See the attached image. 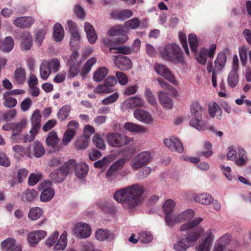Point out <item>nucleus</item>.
Listing matches in <instances>:
<instances>
[{"mask_svg": "<svg viewBox=\"0 0 251 251\" xmlns=\"http://www.w3.org/2000/svg\"><path fill=\"white\" fill-rule=\"evenodd\" d=\"M144 192V187L136 183L116 191L114 194V199L121 203L124 209L132 211L141 203Z\"/></svg>", "mask_w": 251, "mask_h": 251, "instance_id": "nucleus-1", "label": "nucleus"}, {"mask_svg": "<svg viewBox=\"0 0 251 251\" xmlns=\"http://www.w3.org/2000/svg\"><path fill=\"white\" fill-rule=\"evenodd\" d=\"M160 54L163 58L172 62L182 63L184 62L181 49L176 43L167 44L160 50Z\"/></svg>", "mask_w": 251, "mask_h": 251, "instance_id": "nucleus-2", "label": "nucleus"}, {"mask_svg": "<svg viewBox=\"0 0 251 251\" xmlns=\"http://www.w3.org/2000/svg\"><path fill=\"white\" fill-rule=\"evenodd\" d=\"M203 111V108L198 101H195L192 103L190 113L194 118L190 120V125L199 131L208 129V123L201 119Z\"/></svg>", "mask_w": 251, "mask_h": 251, "instance_id": "nucleus-3", "label": "nucleus"}, {"mask_svg": "<svg viewBox=\"0 0 251 251\" xmlns=\"http://www.w3.org/2000/svg\"><path fill=\"white\" fill-rule=\"evenodd\" d=\"M59 232L55 230L52 232L45 241V245L48 248L53 246L54 251H63L65 250L67 244V232L64 231L58 239Z\"/></svg>", "mask_w": 251, "mask_h": 251, "instance_id": "nucleus-4", "label": "nucleus"}, {"mask_svg": "<svg viewBox=\"0 0 251 251\" xmlns=\"http://www.w3.org/2000/svg\"><path fill=\"white\" fill-rule=\"evenodd\" d=\"M203 231V228L199 227L194 231L189 233L187 237L178 241L174 245V249L177 251H184L188 248L194 246Z\"/></svg>", "mask_w": 251, "mask_h": 251, "instance_id": "nucleus-5", "label": "nucleus"}, {"mask_svg": "<svg viewBox=\"0 0 251 251\" xmlns=\"http://www.w3.org/2000/svg\"><path fill=\"white\" fill-rule=\"evenodd\" d=\"M201 240L196 246V251H210L214 240L213 231L211 229L205 231L203 229V232L199 236Z\"/></svg>", "mask_w": 251, "mask_h": 251, "instance_id": "nucleus-6", "label": "nucleus"}, {"mask_svg": "<svg viewBox=\"0 0 251 251\" xmlns=\"http://www.w3.org/2000/svg\"><path fill=\"white\" fill-rule=\"evenodd\" d=\"M151 153L149 151H143L136 155L131 160L130 165L133 170H137L148 164L151 161Z\"/></svg>", "mask_w": 251, "mask_h": 251, "instance_id": "nucleus-7", "label": "nucleus"}, {"mask_svg": "<svg viewBox=\"0 0 251 251\" xmlns=\"http://www.w3.org/2000/svg\"><path fill=\"white\" fill-rule=\"evenodd\" d=\"M108 144L112 147H121L129 144L131 140L128 136L119 133H108L106 135Z\"/></svg>", "mask_w": 251, "mask_h": 251, "instance_id": "nucleus-8", "label": "nucleus"}, {"mask_svg": "<svg viewBox=\"0 0 251 251\" xmlns=\"http://www.w3.org/2000/svg\"><path fill=\"white\" fill-rule=\"evenodd\" d=\"M67 165L70 168V172L72 169H75V174L78 178L82 179L87 176L89 167L85 163L76 164L75 160L70 159L67 162Z\"/></svg>", "mask_w": 251, "mask_h": 251, "instance_id": "nucleus-9", "label": "nucleus"}, {"mask_svg": "<svg viewBox=\"0 0 251 251\" xmlns=\"http://www.w3.org/2000/svg\"><path fill=\"white\" fill-rule=\"evenodd\" d=\"M91 227L86 223L79 222L76 224L72 229L73 234L80 239H86L91 234Z\"/></svg>", "mask_w": 251, "mask_h": 251, "instance_id": "nucleus-10", "label": "nucleus"}, {"mask_svg": "<svg viewBox=\"0 0 251 251\" xmlns=\"http://www.w3.org/2000/svg\"><path fill=\"white\" fill-rule=\"evenodd\" d=\"M216 45L212 44L210 45L209 49L202 48L196 54L197 61L201 65H205L207 61V57L212 58L216 49Z\"/></svg>", "mask_w": 251, "mask_h": 251, "instance_id": "nucleus-11", "label": "nucleus"}, {"mask_svg": "<svg viewBox=\"0 0 251 251\" xmlns=\"http://www.w3.org/2000/svg\"><path fill=\"white\" fill-rule=\"evenodd\" d=\"M133 116L138 121L146 125H151L155 122V119L151 114L142 109H135Z\"/></svg>", "mask_w": 251, "mask_h": 251, "instance_id": "nucleus-12", "label": "nucleus"}, {"mask_svg": "<svg viewBox=\"0 0 251 251\" xmlns=\"http://www.w3.org/2000/svg\"><path fill=\"white\" fill-rule=\"evenodd\" d=\"M154 69L158 75L163 76L172 84L175 85L177 84V80L175 79L170 70L166 66L159 63H155Z\"/></svg>", "mask_w": 251, "mask_h": 251, "instance_id": "nucleus-13", "label": "nucleus"}, {"mask_svg": "<svg viewBox=\"0 0 251 251\" xmlns=\"http://www.w3.org/2000/svg\"><path fill=\"white\" fill-rule=\"evenodd\" d=\"M145 100L139 97H131L125 100L121 105V108L125 111L127 109H133L136 107H144Z\"/></svg>", "mask_w": 251, "mask_h": 251, "instance_id": "nucleus-14", "label": "nucleus"}, {"mask_svg": "<svg viewBox=\"0 0 251 251\" xmlns=\"http://www.w3.org/2000/svg\"><path fill=\"white\" fill-rule=\"evenodd\" d=\"M51 182L50 180L45 181L42 183L43 191L40 196V199L41 201H49L54 196L55 192L51 187Z\"/></svg>", "mask_w": 251, "mask_h": 251, "instance_id": "nucleus-15", "label": "nucleus"}, {"mask_svg": "<svg viewBox=\"0 0 251 251\" xmlns=\"http://www.w3.org/2000/svg\"><path fill=\"white\" fill-rule=\"evenodd\" d=\"M165 146L170 150L182 153L183 151V147L181 141L177 137L171 136L163 140Z\"/></svg>", "mask_w": 251, "mask_h": 251, "instance_id": "nucleus-16", "label": "nucleus"}, {"mask_svg": "<svg viewBox=\"0 0 251 251\" xmlns=\"http://www.w3.org/2000/svg\"><path fill=\"white\" fill-rule=\"evenodd\" d=\"M175 205V201L172 199L167 200L163 204V209L166 215L165 222L169 227L173 226V218L174 216L172 215V212Z\"/></svg>", "mask_w": 251, "mask_h": 251, "instance_id": "nucleus-17", "label": "nucleus"}, {"mask_svg": "<svg viewBox=\"0 0 251 251\" xmlns=\"http://www.w3.org/2000/svg\"><path fill=\"white\" fill-rule=\"evenodd\" d=\"M114 57L115 65L119 69L126 71L132 68V62L128 57L124 55H118Z\"/></svg>", "mask_w": 251, "mask_h": 251, "instance_id": "nucleus-18", "label": "nucleus"}, {"mask_svg": "<svg viewBox=\"0 0 251 251\" xmlns=\"http://www.w3.org/2000/svg\"><path fill=\"white\" fill-rule=\"evenodd\" d=\"M70 172V168L67 165V162L61 168L52 172L50 174V178L55 182L63 181L66 176Z\"/></svg>", "mask_w": 251, "mask_h": 251, "instance_id": "nucleus-19", "label": "nucleus"}, {"mask_svg": "<svg viewBox=\"0 0 251 251\" xmlns=\"http://www.w3.org/2000/svg\"><path fill=\"white\" fill-rule=\"evenodd\" d=\"M35 22L34 18L32 16H21L17 17L13 21V24L17 27L27 28L31 27Z\"/></svg>", "mask_w": 251, "mask_h": 251, "instance_id": "nucleus-20", "label": "nucleus"}, {"mask_svg": "<svg viewBox=\"0 0 251 251\" xmlns=\"http://www.w3.org/2000/svg\"><path fill=\"white\" fill-rule=\"evenodd\" d=\"M194 211L190 209L183 211L177 215H175L173 218V221L174 222L173 226L176 224L182 223L184 221L189 222L194 218Z\"/></svg>", "mask_w": 251, "mask_h": 251, "instance_id": "nucleus-21", "label": "nucleus"}, {"mask_svg": "<svg viewBox=\"0 0 251 251\" xmlns=\"http://www.w3.org/2000/svg\"><path fill=\"white\" fill-rule=\"evenodd\" d=\"M47 235V232L44 230H37L30 232L27 236L28 241L30 246L38 243Z\"/></svg>", "mask_w": 251, "mask_h": 251, "instance_id": "nucleus-22", "label": "nucleus"}, {"mask_svg": "<svg viewBox=\"0 0 251 251\" xmlns=\"http://www.w3.org/2000/svg\"><path fill=\"white\" fill-rule=\"evenodd\" d=\"M125 25L130 29H143L148 26V22L146 19L140 20L139 18H135L125 22Z\"/></svg>", "mask_w": 251, "mask_h": 251, "instance_id": "nucleus-23", "label": "nucleus"}, {"mask_svg": "<svg viewBox=\"0 0 251 251\" xmlns=\"http://www.w3.org/2000/svg\"><path fill=\"white\" fill-rule=\"evenodd\" d=\"M1 246L5 251H22V246L12 238H8L3 240Z\"/></svg>", "mask_w": 251, "mask_h": 251, "instance_id": "nucleus-24", "label": "nucleus"}, {"mask_svg": "<svg viewBox=\"0 0 251 251\" xmlns=\"http://www.w3.org/2000/svg\"><path fill=\"white\" fill-rule=\"evenodd\" d=\"M96 239L100 241H108L114 240L116 237V234L113 231H110L107 229L100 228L95 233Z\"/></svg>", "mask_w": 251, "mask_h": 251, "instance_id": "nucleus-25", "label": "nucleus"}, {"mask_svg": "<svg viewBox=\"0 0 251 251\" xmlns=\"http://www.w3.org/2000/svg\"><path fill=\"white\" fill-rule=\"evenodd\" d=\"M231 240V235L228 233L223 235L215 242L212 251H224Z\"/></svg>", "mask_w": 251, "mask_h": 251, "instance_id": "nucleus-26", "label": "nucleus"}, {"mask_svg": "<svg viewBox=\"0 0 251 251\" xmlns=\"http://www.w3.org/2000/svg\"><path fill=\"white\" fill-rule=\"evenodd\" d=\"M169 94L173 95L170 92L162 91H159L157 93L159 102L164 108H171L173 106V101Z\"/></svg>", "mask_w": 251, "mask_h": 251, "instance_id": "nucleus-27", "label": "nucleus"}, {"mask_svg": "<svg viewBox=\"0 0 251 251\" xmlns=\"http://www.w3.org/2000/svg\"><path fill=\"white\" fill-rule=\"evenodd\" d=\"M21 47L22 50H28L32 46V36L28 31L22 32L20 37Z\"/></svg>", "mask_w": 251, "mask_h": 251, "instance_id": "nucleus-28", "label": "nucleus"}, {"mask_svg": "<svg viewBox=\"0 0 251 251\" xmlns=\"http://www.w3.org/2000/svg\"><path fill=\"white\" fill-rule=\"evenodd\" d=\"M84 26V31L89 42L91 44H95L98 37L94 26L88 22H85Z\"/></svg>", "mask_w": 251, "mask_h": 251, "instance_id": "nucleus-29", "label": "nucleus"}, {"mask_svg": "<svg viewBox=\"0 0 251 251\" xmlns=\"http://www.w3.org/2000/svg\"><path fill=\"white\" fill-rule=\"evenodd\" d=\"M124 127L126 129L135 133H145L148 131L147 128L143 126L130 122L125 123Z\"/></svg>", "mask_w": 251, "mask_h": 251, "instance_id": "nucleus-30", "label": "nucleus"}, {"mask_svg": "<svg viewBox=\"0 0 251 251\" xmlns=\"http://www.w3.org/2000/svg\"><path fill=\"white\" fill-rule=\"evenodd\" d=\"M194 200L202 205H209L212 204L213 197L209 193H203L196 195L194 197Z\"/></svg>", "mask_w": 251, "mask_h": 251, "instance_id": "nucleus-31", "label": "nucleus"}, {"mask_svg": "<svg viewBox=\"0 0 251 251\" xmlns=\"http://www.w3.org/2000/svg\"><path fill=\"white\" fill-rule=\"evenodd\" d=\"M133 13L132 11L129 9L115 11L111 13V16L114 19L122 21L131 17Z\"/></svg>", "mask_w": 251, "mask_h": 251, "instance_id": "nucleus-32", "label": "nucleus"}, {"mask_svg": "<svg viewBox=\"0 0 251 251\" xmlns=\"http://www.w3.org/2000/svg\"><path fill=\"white\" fill-rule=\"evenodd\" d=\"M97 59L95 57L89 58L84 64L83 68L80 72V76L82 79H84L86 75L90 72L92 67L96 63Z\"/></svg>", "mask_w": 251, "mask_h": 251, "instance_id": "nucleus-33", "label": "nucleus"}, {"mask_svg": "<svg viewBox=\"0 0 251 251\" xmlns=\"http://www.w3.org/2000/svg\"><path fill=\"white\" fill-rule=\"evenodd\" d=\"M38 193L33 189H27L24 191L22 196V200L24 202H30L34 201L38 197Z\"/></svg>", "mask_w": 251, "mask_h": 251, "instance_id": "nucleus-34", "label": "nucleus"}, {"mask_svg": "<svg viewBox=\"0 0 251 251\" xmlns=\"http://www.w3.org/2000/svg\"><path fill=\"white\" fill-rule=\"evenodd\" d=\"M208 110L210 116L212 118H215L219 120L222 119V110L219 105L214 102L208 106Z\"/></svg>", "mask_w": 251, "mask_h": 251, "instance_id": "nucleus-35", "label": "nucleus"}, {"mask_svg": "<svg viewBox=\"0 0 251 251\" xmlns=\"http://www.w3.org/2000/svg\"><path fill=\"white\" fill-rule=\"evenodd\" d=\"M41 115L39 109H36L31 117L32 128L38 131L41 127Z\"/></svg>", "mask_w": 251, "mask_h": 251, "instance_id": "nucleus-36", "label": "nucleus"}, {"mask_svg": "<svg viewBox=\"0 0 251 251\" xmlns=\"http://www.w3.org/2000/svg\"><path fill=\"white\" fill-rule=\"evenodd\" d=\"M108 70L105 67L98 68L93 75V79L96 82L102 81L107 75Z\"/></svg>", "mask_w": 251, "mask_h": 251, "instance_id": "nucleus-37", "label": "nucleus"}, {"mask_svg": "<svg viewBox=\"0 0 251 251\" xmlns=\"http://www.w3.org/2000/svg\"><path fill=\"white\" fill-rule=\"evenodd\" d=\"M203 220V218L201 217L196 218L194 220H191V221L182 225L180 227V230L182 231H185L192 229L196 226L200 224Z\"/></svg>", "mask_w": 251, "mask_h": 251, "instance_id": "nucleus-38", "label": "nucleus"}, {"mask_svg": "<svg viewBox=\"0 0 251 251\" xmlns=\"http://www.w3.org/2000/svg\"><path fill=\"white\" fill-rule=\"evenodd\" d=\"M13 151L15 153V156L20 157H24L27 156L31 158V154L29 152V150L24 148L22 146L18 145L13 147Z\"/></svg>", "mask_w": 251, "mask_h": 251, "instance_id": "nucleus-39", "label": "nucleus"}, {"mask_svg": "<svg viewBox=\"0 0 251 251\" xmlns=\"http://www.w3.org/2000/svg\"><path fill=\"white\" fill-rule=\"evenodd\" d=\"M238 157L236 158L235 163L238 166L245 165L248 162V158L246 151L242 148L239 147L237 149Z\"/></svg>", "mask_w": 251, "mask_h": 251, "instance_id": "nucleus-40", "label": "nucleus"}, {"mask_svg": "<svg viewBox=\"0 0 251 251\" xmlns=\"http://www.w3.org/2000/svg\"><path fill=\"white\" fill-rule=\"evenodd\" d=\"M14 46L13 39L11 36H7L1 42V50L5 52L11 51Z\"/></svg>", "mask_w": 251, "mask_h": 251, "instance_id": "nucleus-41", "label": "nucleus"}, {"mask_svg": "<svg viewBox=\"0 0 251 251\" xmlns=\"http://www.w3.org/2000/svg\"><path fill=\"white\" fill-rule=\"evenodd\" d=\"M226 55L224 52L219 53L215 60V67L219 71L222 70L226 62Z\"/></svg>", "mask_w": 251, "mask_h": 251, "instance_id": "nucleus-42", "label": "nucleus"}, {"mask_svg": "<svg viewBox=\"0 0 251 251\" xmlns=\"http://www.w3.org/2000/svg\"><path fill=\"white\" fill-rule=\"evenodd\" d=\"M237 72L231 70L227 75V83L231 88L235 87L238 83L239 75Z\"/></svg>", "mask_w": 251, "mask_h": 251, "instance_id": "nucleus-43", "label": "nucleus"}, {"mask_svg": "<svg viewBox=\"0 0 251 251\" xmlns=\"http://www.w3.org/2000/svg\"><path fill=\"white\" fill-rule=\"evenodd\" d=\"M138 240L143 244H147L152 241L153 236L151 232L143 230L138 233Z\"/></svg>", "mask_w": 251, "mask_h": 251, "instance_id": "nucleus-44", "label": "nucleus"}, {"mask_svg": "<svg viewBox=\"0 0 251 251\" xmlns=\"http://www.w3.org/2000/svg\"><path fill=\"white\" fill-rule=\"evenodd\" d=\"M64 29L62 25L59 23L55 24L54 25L53 32L54 40L56 42L61 41L64 38Z\"/></svg>", "mask_w": 251, "mask_h": 251, "instance_id": "nucleus-45", "label": "nucleus"}, {"mask_svg": "<svg viewBox=\"0 0 251 251\" xmlns=\"http://www.w3.org/2000/svg\"><path fill=\"white\" fill-rule=\"evenodd\" d=\"M33 155L35 157H41L45 153V150L42 144L38 142L35 141L32 145Z\"/></svg>", "mask_w": 251, "mask_h": 251, "instance_id": "nucleus-46", "label": "nucleus"}, {"mask_svg": "<svg viewBox=\"0 0 251 251\" xmlns=\"http://www.w3.org/2000/svg\"><path fill=\"white\" fill-rule=\"evenodd\" d=\"M70 45L73 50L78 49L80 47V36L78 32L71 34Z\"/></svg>", "mask_w": 251, "mask_h": 251, "instance_id": "nucleus-47", "label": "nucleus"}, {"mask_svg": "<svg viewBox=\"0 0 251 251\" xmlns=\"http://www.w3.org/2000/svg\"><path fill=\"white\" fill-rule=\"evenodd\" d=\"M188 42L191 50L194 53L197 52L199 46V41L197 35L194 33H190L188 35Z\"/></svg>", "mask_w": 251, "mask_h": 251, "instance_id": "nucleus-48", "label": "nucleus"}, {"mask_svg": "<svg viewBox=\"0 0 251 251\" xmlns=\"http://www.w3.org/2000/svg\"><path fill=\"white\" fill-rule=\"evenodd\" d=\"M46 144L48 146L55 148L59 139L57 133L54 131H51L46 138Z\"/></svg>", "mask_w": 251, "mask_h": 251, "instance_id": "nucleus-49", "label": "nucleus"}, {"mask_svg": "<svg viewBox=\"0 0 251 251\" xmlns=\"http://www.w3.org/2000/svg\"><path fill=\"white\" fill-rule=\"evenodd\" d=\"M81 59L76 51H73L67 62V65H81Z\"/></svg>", "mask_w": 251, "mask_h": 251, "instance_id": "nucleus-50", "label": "nucleus"}, {"mask_svg": "<svg viewBox=\"0 0 251 251\" xmlns=\"http://www.w3.org/2000/svg\"><path fill=\"white\" fill-rule=\"evenodd\" d=\"M40 76L43 79L46 80L48 78L51 73L48 61H44L41 63L40 67Z\"/></svg>", "mask_w": 251, "mask_h": 251, "instance_id": "nucleus-51", "label": "nucleus"}, {"mask_svg": "<svg viewBox=\"0 0 251 251\" xmlns=\"http://www.w3.org/2000/svg\"><path fill=\"white\" fill-rule=\"evenodd\" d=\"M14 78L15 81L19 84L23 83L26 78L25 72L22 68H17L15 71Z\"/></svg>", "mask_w": 251, "mask_h": 251, "instance_id": "nucleus-52", "label": "nucleus"}, {"mask_svg": "<svg viewBox=\"0 0 251 251\" xmlns=\"http://www.w3.org/2000/svg\"><path fill=\"white\" fill-rule=\"evenodd\" d=\"M3 104L9 108L15 107L17 104V100L10 96L9 93L5 92L3 95Z\"/></svg>", "mask_w": 251, "mask_h": 251, "instance_id": "nucleus-53", "label": "nucleus"}, {"mask_svg": "<svg viewBox=\"0 0 251 251\" xmlns=\"http://www.w3.org/2000/svg\"><path fill=\"white\" fill-rule=\"evenodd\" d=\"M145 97L147 101L152 106H156L157 105L156 99L151 90L146 88L144 92Z\"/></svg>", "mask_w": 251, "mask_h": 251, "instance_id": "nucleus-54", "label": "nucleus"}, {"mask_svg": "<svg viewBox=\"0 0 251 251\" xmlns=\"http://www.w3.org/2000/svg\"><path fill=\"white\" fill-rule=\"evenodd\" d=\"M42 209L38 207H33L29 211L28 218L31 220L35 221L39 219L42 215Z\"/></svg>", "mask_w": 251, "mask_h": 251, "instance_id": "nucleus-55", "label": "nucleus"}, {"mask_svg": "<svg viewBox=\"0 0 251 251\" xmlns=\"http://www.w3.org/2000/svg\"><path fill=\"white\" fill-rule=\"evenodd\" d=\"M71 109V106L69 105L63 106L57 113L58 118L61 121L65 120L68 117Z\"/></svg>", "mask_w": 251, "mask_h": 251, "instance_id": "nucleus-56", "label": "nucleus"}, {"mask_svg": "<svg viewBox=\"0 0 251 251\" xmlns=\"http://www.w3.org/2000/svg\"><path fill=\"white\" fill-rule=\"evenodd\" d=\"M46 35V31L45 29H41L36 31L35 35V43L38 47L41 46Z\"/></svg>", "mask_w": 251, "mask_h": 251, "instance_id": "nucleus-57", "label": "nucleus"}, {"mask_svg": "<svg viewBox=\"0 0 251 251\" xmlns=\"http://www.w3.org/2000/svg\"><path fill=\"white\" fill-rule=\"evenodd\" d=\"M110 162V157L105 156L101 159L95 162L93 165L95 168L105 169L108 166Z\"/></svg>", "mask_w": 251, "mask_h": 251, "instance_id": "nucleus-58", "label": "nucleus"}, {"mask_svg": "<svg viewBox=\"0 0 251 251\" xmlns=\"http://www.w3.org/2000/svg\"><path fill=\"white\" fill-rule=\"evenodd\" d=\"M239 55L243 66H245L248 59V49L245 46H242L239 48Z\"/></svg>", "mask_w": 251, "mask_h": 251, "instance_id": "nucleus-59", "label": "nucleus"}, {"mask_svg": "<svg viewBox=\"0 0 251 251\" xmlns=\"http://www.w3.org/2000/svg\"><path fill=\"white\" fill-rule=\"evenodd\" d=\"M178 38L183 48V50L187 55H189L190 52L187 42L186 36L184 33L182 31L178 32Z\"/></svg>", "mask_w": 251, "mask_h": 251, "instance_id": "nucleus-60", "label": "nucleus"}, {"mask_svg": "<svg viewBox=\"0 0 251 251\" xmlns=\"http://www.w3.org/2000/svg\"><path fill=\"white\" fill-rule=\"evenodd\" d=\"M124 32L123 27L120 25H116L111 27L107 31L109 36H116Z\"/></svg>", "mask_w": 251, "mask_h": 251, "instance_id": "nucleus-61", "label": "nucleus"}, {"mask_svg": "<svg viewBox=\"0 0 251 251\" xmlns=\"http://www.w3.org/2000/svg\"><path fill=\"white\" fill-rule=\"evenodd\" d=\"M93 142L98 148L100 150H104L105 148V143L100 134H95L93 138Z\"/></svg>", "mask_w": 251, "mask_h": 251, "instance_id": "nucleus-62", "label": "nucleus"}, {"mask_svg": "<svg viewBox=\"0 0 251 251\" xmlns=\"http://www.w3.org/2000/svg\"><path fill=\"white\" fill-rule=\"evenodd\" d=\"M157 80L161 88L164 89L165 90L167 91V92H170L173 94V95H175L176 94V89L173 88L169 84H167L162 78H158Z\"/></svg>", "mask_w": 251, "mask_h": 251, "instance_id": "nucleus-63", "label": "nucleus"}, {"mask_svg": "<svg viewBox=\"0 0 251 251\" xmlns=\"http://www.w3.org/2000/svg\"><path fill=\"white\" fill-rule=\"evenodd\" d=\"M42 175L41 173H32L30 175L28 183L30 186H34L41 179Z\"/></svg>", "mask_w": 251, "mask_h": 251, "instance_id": "nucleus-64", "label": "nucleus"}]
</instances>
